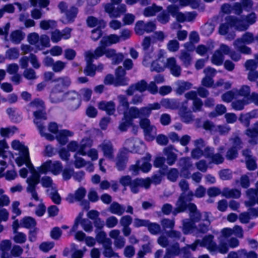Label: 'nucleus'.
Returning a JSON list of instances; mask_svg holds the SVG:
<instances>
[{
  "label": "nucleus",
  "instance_id": "nucleus-13",
  "mask_svg": "<svg viewBox=\"0 0 258 258\" xmlns=\"http://www.w3.org/2000/svg\"><path fill=\"white\" fill-rule=\"evenodd\" d=\"M120 232L118 229L112 230L109 232V236L114 239V245L115 247L118 249L123 248L125 244V239L122 236L120 235Z\"/></svg>",
  "mask_w": 258,
  "mask_h": 258
},
{
  "label": "nucleus",
  "instance_id": "nucleus-24",
  "mask_svg": "<svg viewBox=\"0 0 258 258\" xmlns=\"http://www.w3.org/2000/svg\"><path fill=\"white\" fill-rule=\"evenodd\" d=\"M103 248V254L106 257H118L117 253L115 252L112 247V241L111 240L107 241L102 245Z\"/></svg>",
  "mask_w": 258,
  "mask_h": 258
},
{
  "label": "nucleus",
  "instance_id": "nucleus-59",
  "mask_svg": "<svg viewBox=\"0 0 258 258\" xmlns=\"http://www.w3.org/2000/svg\"><path fill=\"white\" fill-rule=\"evenodd\" d=\"M167 48L170 52H176L179 48V43L176 40H171L167 44Z\"/></svg>",
  "mask_w": 258,
  "mask_h": 258
},
{
  "label": "nucleus",
  "instance_id": "nucleus-29",
  "mask_svg": "<svg viewBox=\"0 0 258 258\" xmlns=\"http://www.w3.org/2000/svg\"><path fill=\"white\" fill-rule=\"evenodd\" d=\"M87 25L91 28L97 26L98 28H104L105 23L101 19H98L93 16H89L86 19Z\"/></svg>",
  "mask_w": 258,
  "mask_h": 258
},
{
  "label": "nucleus",
  "instance_id": "nucleus-12",
  "mask_svg": "<svg viewBox=\"0 0 258 258\" xmlns=\"http://www.w3.org/2000/svg\"><path fill=\"white\" fill-rule=\"evenodd\" d=\"M72 29L67 27L61 32L55 30L51 33V39L52 42L56 43L61 40V38L68 39L71 37Z\"/></svg>",
  "mask_w": 258,
  "mask_h": 258
},
{
  "label": "nucleus",
  "instance_id": "nucleus-34",
  "mask_svg": "<svg viewBox=\"0 0 258 258\" xmlns=\"http://www.w3.org/2000/svg\"><path fill=\"white\" fill-rule=\"evenodd\" d=\"M245 134L249 138L248 143L250 144L255 145L258 144V132L248 128L245 130Z\"/></svg>",
  "mask_w": 258,
  "mask_h": 258
},
{
  "label": "nucleus",
  "instance_id": "nucleus-47",
  "mask_svg": "<svg viewBox=\"0 0 258 258\" xmlns=\"http://www.w3.org/2000/svg\"><path fill=\"white\" fill-rule=\"evenodd\" d=\"M203 221H206V223H200L199 225V230L202 233H206L209 230L210 221L209 220V214L207 212H204L203 214Z\"/></svg>",
  "mask_w": 258,
  "mask_h": 258
},
{
  "label": "nucleus",
  "instance_id": "nucleus-46",
  "mask_svg": "<svg viewBox=\"0 0 258 258\" xmlns=\"http://www.w3.org/2000/svg\"><path fill=\"white\" fill-rule=\"evenodd\" d=\"M11 146L13 149L19 151L20 154L29 152L28 148L18 140L13 141Z\"/></svg>",
  "mask_w": 258,
  "mask_h": 258
},
{
  "label": "nucleus",
  "instance_id": "nucleus-5",
  "mask_svg": "<svg viewBox=\"0 0 258 258\" xmlns=\"http://www.w3.org/2000/svg\"><path fill=\"white\" fill-rule=\"evenodd\" d=\"M140 125L144 130L146 140L153 141L157 135V130L154 125L151 124L150 120L147 118L141 119Z\"/></svg>",
  "mask_w": 258,
  "mask_h": 258
},
{
  "label": "nucleus",
  "instance_id": "nucleus-10",
  "mask_svg": "<svg viewBox=\"0 0 258 258\" xmlns=\"http://www.w3.org/2000/svg\"><path fill=\"white\" fill-rule=\"evenodd\" d=\"M155 29L156 25L153 22L145 23L143 21H139L136 23L135 29L138 35H142L145 32L151 33Z\"/></svg>",
  "mask_w": 258,
  "mask_h": 258
},
{
  "label": "nucleus",
  "instance_id": "nucleus-41",
  "mask_svg": "<svg viewBox=\"0 0 258 258\" xmlns=\"http://www.w3.org/2000/svg\"><path fill=\"white\" fill-rule=\"evenodd\" d=\"M92 146L91 141L89 139H83L79 144V154L85 156L87 155L85 150Z\"/></svg>",
  "mask_w": 258,
  "mask_h": 258
},
{
  "label": "nucleus",
  "instance_id": "nucleus-55",
  "mask_svg": "<svg viewBox=\"0 0 258 258\" xmlns=\"http://www.w3.org/2000/svg\"><path fill=\"white\" fill-rule=\"evenodd\" d=\"M191 87V84L187 82H180L178 83L176 89L177 93L181 94L185 90L189 89Z\"/></svg>",
  "mask_w": 258,
  "mask_h": 258
},
{
  "label": "nucleus",
  "instance_id": "nucleus-56",
  "mask_svg": "<svg viewBox=\"0 0 258 258\" xmlns=\"http://www.w3.org/2000/svg\"><path fill=\"white\" fill-rule=\"evenodd\" d=\"M40 182L43 187L47 189L55 185L51 178L47 176L42 177L41 179H39V183Z\"/></svg>",
  "mask_w": 258,
  "mask_h": 258
},
{
  "label": "nucleus",
  "instance_id": "nucleus-19",
  "mask_svg": "<svg viewBox=\"0 0 258 258\" xmlns=\"http://www.w3.org/2000/svg\"><path fill=\"white\" fill-rule=\"evenodd\" d=\"M214 236L209 235L205 236L202 240H200L198 245L202 247H206L210 252L216 249V243L213 241Z\"/></svg>",
  "mask_w": 258,
  "mask_h": 258
},
{
  "label": "nucleus",
  "instance_id": "nucleus-27",
  "mask_svg": "<svg viewBox=\"0 0 258 258\" xmlns=\"http://www.w3.org/2000/svg\"><path fill=\"white\" fill-rule=\"evenodd\" d=\"M222 196L227 199H238L241 196V192L237 189L225 187L222 191Z\"/></svg>",
  "mask_w": 258,
  "mask_h": 258
},
{
  "label": "nucleus",
  "instance_id": "nucleus-44",
  "mask_svg": "<svg viewBox=\"0 0 258 258\" xmlns=\"http://www.w3.org/2000/svg\"><path fill=\"white\" fill-rule=\"evenodd\" d=\"M228 17L226 18V22L221 23L218 28V33L221 35H225L229 31V28L232 26L230 21L227 20Z\"/></svg>",
  "mask_w": 258,
  "mask_h": 258
},
{
  "label": "nucleus",
  "instance_id": "nucleus-32",
  "mask_svg": "<svg viewBox=\"0 0 258 258\" xmlns=\"http://www.w3.org/2000/svg\"><path fill=\"white\" fill-rule=\"evenodd\" d=\"M125 208L124 206L121 205L117 202H113L109 208V211L113 214L118 216L122 215L125 212Z\"/></svg>",
  "mask_w": 258,
  "mask_h": 258
},
{
  "label": "nucleus",
  "instance_id": "nucleus-31",
  "mask_svg": "<svg viewBox=\"0 0 258 258\" xmlns=\"http://www.w3.org/2000/svg\"><path fill=\"white\" fill-rule=\"evenodd\" d=\"M161 105L166 108L174 110L178 108L179 103L175 99L165 98L161 100Z\"/></svg>",
  "mask_w": 258,
  "mask_h": 258
},
{
  "label": "nucleus",
  "instance_id": "nucleus-33",
  "mask_svg": "<svg viewBox=\"0 0 258 258\" xmlns=\"http://www.w3.org/2000/svg\"><path fill=\"white\" fill-rule=\"evenodd\" d=\"M73 135V133L67 130L60 131L56 136V139L62 145L66 144L68 141V137Z\"/></svg>",
  "mask_w": 258,
  "mask_h": 258
},
{
  "label": "nucleus",
  "instance_id": "nucleus-18",
  "mask_svg": "<svg viewBox=\"0 0 258 258\" xmlns=\"http://www.w3.org/2000/svg\"><path fill=\"white\" fill-rule=\"evenodd\" d=\"M147 89V83L144 80H142L136 84L131 85L126 90V93L128 95L131 96L134 94L135 91L143 92L145 91Z\"/></svg>",
  "mask_w": 258,
  "mask_h": 258
},
{
  "label": "nucleus",
  "instance_id": "nucleus-51",
  "mask_svg": "<svg viewBox=\"0 0 258 258\" xmlns=\"http://www.w3.org/2000/svg\"><path fill=\"white\" fill-rule=\"evenodd\" d=\"M236 96L239 95L243 97H247L250 95V89L247 85H243L239 89H234Z\"/></svg>",
  "mask_w": 258,
  "mask_h": 258
},
{
  "label": "nucleus",
  "instance_id": "nucleus-16",
  "mask_svg": "<svg viewBox=\"0 0 258 258\" xmlns=\"http://www.w3.org/2000/svg\"><path fill=\"white\" fill-rule=\"evenodd\" d=\"M174 150L172 146H169L163 150V154L166 156L165 161L169 166L173 165L177 160V155L173 152Z\"/></svg>",
  "mask_w": 258,
  "mask_h": 258
},
{
  "label": "nucleus",
  "instance_id": "nucleus-54",
  "mask_svg": "<svg viewBox=\"0 0 258 258\" xmlns=\"http://www.w3.org/2000/svg\"><path fill=\"white\" fill-rule=\"evenodd\" d=\"M238 151L236 149L230 147L226 153L225 158L229 161L235 159L238 156Z\"/></svg>",
  "mask_w": 258,
  "mask_h": 258
},
{
  "label": "nucleus",
  "instance_id": "nucleus-6",
  "mask_svg": "<svg viewBox=\"0 0 258 258\" xmlns=\"http://www.w3.org/2000/svg\"><path fill=\"white\" fill-rule=\"evenodd\" d=\"M98 148L103 153V156L110 161H114L115 149L110 140H104L98 145Z\"/></svg>",
  "mask_w": 258,
  "mask_h": 258
},
{
  "label": "nucleus",
  "instance_id": "nucleus-60",
  "mask_svg": "<svg viewBox=\"0 0 258 258\" xmlns=\"http://www.w3.org/2000/svg\"><path fill=\"white\" fill-rule=\"evenodd\" d=\"M56 22L51 20H42L40 22V27L43 30H48L55 26Z\"/></svg>",
  "mask_w": 258,
  "mask_h": 258
},
{
  "label": "nucleus",
  "instance_id": "nucleus-39",
  "mask_svg": "<svg viewBox=\"0 0 258 258\" xmlns=\"http://www.w3.org/2000/svg\"><path fill=\"white\" fill-rule=\"evenodd\" d=\"M151 159V156L148 155L146 158H142L141 160H138L140 162V169L144 172H148L151 168L152 165L149 161Z\"/></svg>",
  "mask_w": 258,
  "mask_h": 258
},
{
  "label": "nucleus",
  "instance_id": "nucleus-14",
  "mask_svg": "<svg viewBox=\"0 0 258 258\" xmlns=\"http://www.w3.org/2000/svg\"><path fill=\"white\" fill-rule=\"evenodd\" d=\"M151 38L149 36L145 37L142 43L143 50L144 51L145 55L143 61L144 66H147L149 64L148 61L152 57V56L148 54L149 50L153 51V48L151 47Z\"/></svg>",
  "mask_w": 258,
  "mask_h": 258
},
{
  "label": "nucleus",
  "instance_id": "nucleus-22",
  "mask_svg": "<svg viewBox=\"0 0 258 258\" xmlns=\"http://www.w3.org/2000/svg\"><path fill=\"white\" fill-rule=\"evenodd\" d=\"M98 107L99 109L105 111L108 115L113 114L115 110V104L112 101H101L98 103Z\"/></svg>",
  "mask_w": 258,
  "mask_h": 258
},
{
  "label": "nucleus",
  "instance_id": "nucleus-64",
  "mask_svg": "<svg viewBox=\"0 0 258 258\" xmlns=\"http://www.w3.org/2000/svg\"><path fill=\"white\" fill-rule=\"evenodd\" d=\"M161 225L163 229H173L175 225L174 219H164L161 222Z\"/></svg>",
  "mask_w": 258,
  "mask_h": 258
},
{
  "label": "nucleus",
  "instance_id": "nucleus-28",
  "mask_svg": "<svg viewBox=\"0 0 258 258\" xmlns=\"http://www.w3.org/2000/svg\"><path fill=\"white\" fill-rule=\"evenodd\" d=\"M125 118L130 120L132 122L135 118H140L139 109L136 107H131L123 112Z\"/></svg>",
  "mask_w": 258,
  "mask_h": 258
},
{
  "label": "nucleus",
  "instance_id": "nucleus-63",
  "mask_svg": "<svg viewBox=\"0 0 258 258\" xmlns=\"http://www.w3.org/2000/svg\"><path fill=\"white\" fill-rule=\"evenodd\" d=\"M36 225V222L35 220L30 217H25L22 220V225L27 228H30L33 227Z\"/></svg>",
  "mask_w": 258,
  "mask_h": 258
},
{
  "label": "nucleus",
  "instance_id": "nucleus-42",
  "mask_svg": "<svg viewBox=\"0 0 258 258\" xmlns=\"http://www.w3.org/2000/svg\"><path fill=\"white\" fill-rule=\"evenodd\" d=\"M78 12V9L75 7H71L65 13L68 23H72L75 18L77 17Z\"/></svg>",
  "mask_w": 258,
  "mask_h": 258
},
{
  "label": "nucleus",
  "instance_id": "nucleus-15",
  "mask_svg": "<svg viewBox=\"0 0 258 258\" xmlns=\"http://www.w3.org/2000/svg\"><path fill=\"white\" fill-rule=\"evenodd\" d=\"M176 207L172 211V215H177V214L185 212L187 208L188 209V204L185 201L184 194L180 195L175 204Z\"/></svg>",
  "mask_w": 258,
  "mask_h": 258
},
{
  "label": "nucleus",
  "instance_id": "nucleus-61",
  "mask_svg": "<svg viewBox=\"0 0 258 258\" xmlns=\"http://www.w3.org/2000/svg\"><path fill=\"white\" fill-rule=\"evenodd\" d=\"M80 224L83 229L87 232H90L93 230L92 222L86 219H81Z\"/></svg>",
  "mask_w": 258,
  "mask_h": 258
},
{
  "label": "nucleus",
  "instance_id": "nucleus-9",
  "mask_svg": "<svg viewBox=\"0 0 258 258\" xmlns=\"http://www.w3.org/2000/svg\"><path fill=\"white\" fill-rule=\"evenodd\" d=\"M151 183V179L149 178L145 179L138 178L133 180L130 187L132 192L137 194L139 192L140 187L148 189L150 186Z\"/></svg>",
  "mask_w": 258,
  "mask_h": 258
},
{
  "label": "nucleus",
  "instance_id": "nucleus-17",
  "mask_svg": "<svg viewBox=\"0 0 258 258\" xmlns=\"http://www.w3.org/2000/svg\"><path fill=\"white\" fill-rule=\"evenodd\" d=\"M178 114L181 121L186 123H190L194 120V116L191 111L188 110L187 106L184 104L179 108Z\"/></svg>",
  "mask_w": 258,
  "mask_h": 258
},
{
  "label": "nucleus",
  "instance_id": "nucleus-36",
  "mask_svg": "<svg viewBox=\"0 0 258 258\" xmlns=\"http://www.w3.org/2000/svg\"><path fill=\"white\" fill-rule=\"evenodd\" d=\"M229 142L232 145L231 148L239 150L243 147L242 141L236 133L234 134L229 139Z\"/></svg>",
  "mask_w": 258,
  "mask_h": 258
},
{
  "label": "nucleus",
  "instance_id": "nucleus-53",
  "mask_svg": "<svg viewBox=\"0 0 258 258\" xmlns=\"http://www.w3.org/2000/svg\"><path fill=\"white\" fill-rule=\"evenodd\" d=\"M105 11L107 13L110 18H118L119 14L115 12L114 5L112 3L107 4L105 7Z\"/></svg>",
  "mask_w": 258,
  "mask_h": 258
},
{
  "label": "nucleus",
  "instance_id": "nucleus-40",
  "mask_svg": "<svg viewBox=\"0 0 258 258\" xmlns=\"http://www.w3.org/2000/svg\"><path fill=\"white\" fill-rule=\"evenodd\" d=\"M224 59V56L222 53L217 49L212 56L211 62L215 65L220 66L223 63Z\"/></svg>",
  "mask_w": 258,
  "mask_h": 258
},
{
  "label": "nucleus",
  "instance_id": "nucleus-1",
  "mask_svg": "<svg viewBox=\"0 0 258 258\" xmlns=\"http://www.w3.org/2000/svg\"><path fill=\"white\" fill-rule=\"evenodd\" d=\"M16 162L19 167L25 164L29 169L32 175L26 180V182L28 184L26 191L31 194L32 199L36 201H40L36 190V186L39 182V175L30 161L29 152L20 154V156L16 158Z\"/></svg>",
  "mask_w": 258,
  "mask_h": 258
},
{
  "label": "nucleus",
  "instance_id": "nucleus-48",
  "mask_svg": "<svg viewBox=\"0 0 258 258\" xmlns=\"http://www.w3.org/2000/svg\"><path fill=\"white\" fill-rule=\"evenodd\" d=\"M215 29V25L212 23H206L201 27V31L203 35L208 36L210 35Z\"/></svg>",
  "mask_w": 258,
  "mask_h": 258
},
{
  "label": "nucleus",
  "instance_id": "nucleus-52",
  "mask_svg": "<svg viewBox=\"0 0 258 258\" xmlns=\"http://www.w3.org/2000/svg\"><path fill=\"white\" fill-rule=\"evenodd\" d=\"M180 251L181 250L179 247V244L177 242L170 245L166 249V252L174 256L179 255Z\"/></svg>",
  "mask_w": 258,
  "mask_h": 258
},
{
  "label": "nucleus",
  "instance_id": "nucleus-37",
  "mask_svg": "<svg viewBox=\"0 0 258 258\" xmlns=\"http://www.w3.org/2000/svg\"><path fill=\"white\" fill-rule=\"evenodd\" d=\"M162 10V7L157 6L155 4H153L151 6L147 7L144 11V15L145 17H151Z\"/></svg>",
  "mask_w": 258,
  "mask_h": 258
},
{
  "label": "nucleus",
  "instance_id": "nucleus-62",
  "mask_svg": "<svg viewBox=\"0 0 258 258\" xmlns=\"http://www.w3.org/2000/svg\"><path fill=\"white\" fill-rule=\"evenodd\" d=\"M16 130L17 128L15 126L1 128L0 129V135L3 137H9L10 136L13 135Z\"/></svg>",
  "mask_w": 258,
  "mask_h": 258
},
{
  "label": "nucleus",
  "instance_id": "nucleus-2",
  "mask_svg": "<svg viewBox=\"0 0 258 258\" xmlns=\"http://www.w3.org/2000/svg\"><path fill=\"white\" fill-rule=\"evenodd\" d=\"M44 109H41L34 112L33 115L35 117L34 122L36 125L41 136L45 137L47 140L51 141L54 140V137L50 134L43 132V130H45V128L43 121L47 119Z\"/></svg>",
  "mask_w": 258,
  "mask_h": 258
},
{
  "label": "nucleus",
  "instance_id": "nucleus-57",
  "mask_svg": "<svg viewBox=\"0 0 258 258\" xmlns=\"http://www.w3.org/2000/svg\"><path fill=\"white\" fill-rule=\"evenodd\" d=\"M236 93L235 92L234 89H233L231 91H227L224 93L221 96L222 100L225 102H230L233 99L234 97H236Z\"/></svg>",
  "mask_w": 258,
  "mask_h": 258
},
{
  "label": "nucleus",
  "instance_id": "nucleus-21",
  "mask_svg": "<svg viewBox=\"0 0 258 258\" xmlns=\"http://www.w3.org/2000/svg\"><path fill=\"white\" fill-rule=\"evenodd\" d=\"M199 242L200 239H197L193 243L187 244L185 246L182 247L180 248L181 251L179 255L182 258H190L191 253L189 249H191L192 251H195Z\"/></svg>",
  "mask_w": 258,
  "mask_h": 258
},
{
  "label": "nucleus",
  "instance_id": "nucleus-25",
  "mask_svg": "<svg viewBox=\"0 0 258 258\" xmlns=\"http://www.w3.org/2000/svg\"><path fill=\"white\" fill-rule=\"evenodd\" d=\"M115 52L116 50L112 48L104 50L101 48H96L93 53L95 57L97 58L103 56L104 54H105L107 57L112 58L113 55H115Z\"/></svg>",
  "mask_w": 258,
  "mask_h": 258
},
{
  "label": "nucleus",
  "instance_id": "nucleus-43",
  "mask_svg": "<svg viewBox=\"0 0 258 258\" xmlns=\"http://www.w3.org/2000/svg\"><path fill=\"white\" fill-rule=\"evenodd\" d=\"M39 38V36L37 33L33 32L28 34L27 40L30 44L35 45L38 48H40Z\"/></svg>",
  "mask_w": 258,
  "mask_h": 258
},
{
  "label": "nucleus",
  "instance_id": "nucleus-38",
  "mask_svg": "<svg viewBox=\"0 0 258 258\" xmlns=\"http://www.w3.org/2000/svg\"><path fill=\"white\" fill-rule=\"evenodd\" d=\"M181 230L184 234H188L194 228L195 222L189 219H184L182 221Z\"/></svg>",
  "mask_w": 258,
  "mask_h": 258
},
{
  "label": "nucleus",
  "instance_id": "nucleus-35",
  "mask_svg": "<svg viewBox=\"0 0 258 258\" xmlns=\"http://www.w3.org/2000/svg\"><path fill=\"white\" fill-rule=\"evenodd\" d=\"M179 59L182 62L183 66L186 68L188 67L191 64L192 57L187 51L184 50H181Z\"/></svg>",
  "mask_w": 258,
  "mask_h": 258
},
{
  "label": "nucleus",
  "instance_id": "nucleus-50",
  "mask_svg": "<svg viewBox=\"0 0 258 258\" xmlns=\"http://www.w3.org/2000/svg\"><path fill=\"white\" fill-rule=\"evenodd\" d=\"M248 103L249 102L244 99L236 100L232 102L231 106L235 110H241L244 109L245 105Z\"/></svg>",
  "mask_w": 258,
  "mask_h": 258
},
{
  "label": "nucleus",
  "instance_id": "nucleus-26",
  "mask_svg": "<svg viewBox=\"0 0 258 258\" xmlns=\"http://www.w3.org/2000/svg\"><path fill=\"white\" fill-rule=\"evenodd\" d=\"M165 68V58L163 57H159L157 59L152 63L150 70L151 71L160 72L163 71Z\"/></svg>",
  "mask_w": 258,
  "mask_h": 258
},
{
  "label": "nucleus",
  "instance_id": "nucleus-45",
  "mask_svg": "<svg viewBox=\"0 0 258 258\" xmlns=\"http://www.w3.org/2000/svg\"><path fill=\"white\" fill-rule=\"evenodd\" d=\"M166 234L168 237L173 239L174 240H181V241L184 242L185 241V237L182 236L181 233L175 230H170L166 232Z\"/></svg>",
  "mask_w": 258,
  "mask_h": 258
},
{
  "label": "nucleus",
  "instance_id": "nucleus-23",
  "mask_svg": "<svg viewBox=\"0 0 258 258\" xmlns=\"http://www.w3.org/2000/svg\"><path fill=\"white\" fill-rule=\"evenodd\" d=\"M188 210L189 212V219L191 220L192 221H193L195 223L198 222L201 219V214L197 209V206L195 204H188Z\"/></svg>",
  "mask_w": 258,
  "mask_h": 258
},
{
  "label": "nucleus",
  "instance_id": "nucleus-30",
  "mask_svg": "<svg viewBox=\"0 0 258 258\" xmlns=\"http://www.w3.org/2000/svg\"><path fill=\"white\" fill-rule=\"evenodd\" d=\"M25 36V34L23 32L16 30L11 33L10 40L14 44H18L24 39Z\"/></svg>",
  "mask_w": 258,
  "mask_h": 258
},
{
  "label": "nucleus",
  "instance_id": "nucleus-49",
  "mask_svg": "<svg viewBox=\"0 0 258 258\" xmlns=\"http://www.w3.org/2000/svg\"><path fill=\"white\" fill-rule=\"evenodd\" d=\"M19 56V51L16 48H12L7 50L5 54V58L10 60L17 59Z\"/></svg>",
  "mask_w": 258,
  "mask_h": 258
},
{
  "label": "nucleus",
  "instance_id": "nucleus-8",
  "mask_svg": "<svg viewBox=\"0 0 258 258\" xmlns=\"http://www.w3.org/2000/svg\"><path fill=\"white\" fill-rule=\"evenodd\" d=\"M85 60L87 65L84 70V73L87 75L93 77L95 75L96 67L92 64L93 59H97L95 57L93 52L91 51H87L85 52Z\"/></svg>",
  "mask_w": 258,
  "mask_h": 258
},
{
  "label": "nucleus",
  "instance_id": "nucleus-4",
  "mask_svg": "<svg viewBox=\"0 0 258 258\" xmlns=\"http://www.w3.org/2000/svg\"><path fill=\"white\" fill-rule=\"evenodd\" d=\"M146 149L144 142L138 138H129L126 139L124 143V148L127 153L128 152L141 153L144 152Z\"/></svg>",
  "mask_w": 258,
  "mask_h": 258
},
{
  "label": "nucleus",
  "instance_id": "nucleus-58",
  "mask_svg": "<svg viewBox=\"0 0 258 258\" xmlns=\"http://www.w3.org/2000/svg\"><path fill=\"white\" fill-rule=\"evenodd\" d=\"M62 168V167L60 162L55 161L52 163L50 160V171H51L53 174L57 175L59 174L61 171Z\"/></svg>",
  "mask_w": 258,
  "mask_h": 258
},
{
  "label": "nucleus",
  "instance_id": "nucleus-7",
  "mask_svg": "<svg viewBox=\"0 0 258 258\" xmlns=\"http://www.w3.org/2000/svg\"><path fill=\"white\" fill-rule=\"evenodd\" d=\"M115 163V167L118 171H123L126 167V164L128 161V156L127 151L125 149L120 150L115 158L114 160Z\"/></svg>",
  "mask_w": 258,
  "mask_h": 258
},
{
  "label": "nucleus",
  "instance_id": "nucleus-20",
  "mask_svg": "<svg viewBox=\"0 0 258 258\" xmlns=\"http://www.w3.org/2000/svg\"><path fill=\"white\" fill-rule=\"evenodd\" d=\"M227 20L231 22L232 26L240 31H245L249 27V24H247L245 20H239L232 16H228Z\"/></svg>",
  "mask_w": 258,
  "mask_h": 258
},
{
  "label": "nucleus",
  "instance_id": "nucleus-11",
  "mask_svg": "<svg viewBox=\"0 0 258 258\" xmlns=\"http://www.w3.org/2000/svg\"><path fill=\"white\" fill-rule=\"evenodd\" d=\"M178 166L181 167V172L185 178H189L190 173L187 171L192 167V163L189 157H183L179 160Z\"/></svg>",
  "mask_w": 258,
  "mask_h": 258
},
{
  "label": "nucleus",
  "instance_id": "nucleus-3",
  "mask_svg": "<svg viewBox=\"0 0 258 258\" xmlns=\"http://www.w3.org/2000/svg\"><path fill=\"white\" fill-rule=\"evenodd\" d=\"M64 100L68 101V109L71 111L77 110L81 104L80 96L74 90H70L63 94Z\"/></svg>",
  "mask_w": 258,
  "mask_h": 258
}]
</instances>
